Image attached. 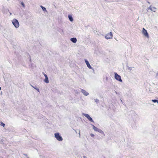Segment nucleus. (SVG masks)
<instances>
[{"label": "nucleus", "instance_id": "1", "mask_svg": "<svg viewBox=\"0 0 158 158\" xmlns=\"http://www.w3.org/2000/svg\"><path fill=\"white\" fill-rule=\"evenodd\" d=\"M55 137L56 139L59 141H62L63 139L61 136L60 135L59 133H56L55 134Z\"/></svg>", "mask_w": 158, "mask_h": 158}, {"label": "nucleus", "instance_id": "2", "mask_svg": "<svg viewBox=\"0 0 158 158\" xmlns=\"http://www.w3.org/2000/svg\"><path fill=\"white\" fill-rule=\"evenodd\" d=\"M12 23L16 28H18L19 27V23L17 19H13L12 20Z\"/></svg>", "mask_w": 158, "mask_h": 158}, {"label": "nucleus", "instance_id": "3", "mask_svg": "<svg viewBox=\"0 0 158 158\" xmlns=\"http://www.w3.org/2000/svg\"><path fill=\"white\" fill-rule=\"evenodd\" d=\"M142 33L143 34V35L146 37L148 38L149 35L148 33L147 32V31L146 30H145L144 28H143L142 30Z\"/></svg>", "mask_w": 158, "mask_h": 158}, {"label": "nucleus", "instance_id": "4", "mask_svg": "<svg viewBox=\"0 0 158 158\" xmlns=\"http://www.w3.org/2000/svg\"><path fill=\"white\" fill-rule=\"evenodd\" d=\"M115 74V78L117 80L120 81H122L121 78L120 76L118 74L116 73H114Z\"/></svg>", "mask_w": 158, "mask_h": 158}, {"label": "nucleus", "instance_id": "5", "mask_svg": "<svg viewBox=\"0 0 158 158\" xmlns=\"http://www.w3.org/2000/svg\"><path fill=\"white\" fill-rule=\"evenodd\" d=\"M113 37V34L112 32H110L108 33L105 36V38L107 39L112 38Z\"/></svg>", "mask_w": 158, "mask_h": 158}, {"label": "nucleus", "instance_id": "6", "mask_svg": "<svg viewBox=\"0 0 158 158\" xmlns=\"http://www.w3.org/2000/svg\"><path fill=\"white\" fill-rule=\"evenodd\" d=\"M83 115L85 116L87 118L88 120H89L91 122H93V121L92 118L90 117V116L88 114H84Z\"/></svg>", "mask_w": 158, "mask_h": 158}, {"label": "nucleus", "instance_id": "7", "mask_svg": "<svg viewBox=\"0 0 158 158\" xmlns=\"http://www.w3.org/2000/svg\"><path fill=\"white\" fill-rule=\"evenodd\" d=\"M44 74L45 78L44 80V81L46 83H48L49 82V81L47 75L44 73Z\"/></svg>", "mask_w": 158, "mask_h": 158}, {"label": "nucleus", "instance_id": "8", "mask_svg": "<svg viewBox=\"0 0 158 158\" xmlns=\"http://www.w3.org/2000/svg\"><path fill=\"white\" fill-rule=\"evenodd\" d=\"M85 61L86 63V64L87 66V67L89 68V69H91V67L90 66V65L89 64V62L86 60H85Z\"/></svg>", "mask_w": 158, "mask_h": 158}, {"label": "nucleus", "instance_id": "9", "mask_svg": "<svg viewBox=\"0 0 158 158\" xmlns=\"http://www.w3.org/2000/svg\"><path fill=\"white\" fill-rule=\"evenodd\" d=\"M70 40L74 43H75L77 41V39L76 38H71Z\"/></svg>", "mask_w": 158, "mask_h": 158}, {"label": "nucleus", "instance_id": "10", "mask_svg": "<svg viewBox=\"0 0 158 158\" xmlns=\"http://www.w3.org/2000/svg\"><path fill=\"white\" fill-rule=\"evenodd\" d=\"M81 92L85 95L87 96L88 95V93L84 90H82Z\"/></svg>", "mask_w": 158, "mask_h": 158}, {"label": "nucleus", "instance_id": "11", "mask_svg": "<svg viewBox=\"0 0 158 158\" xmlns=\"http://www.w3.org/2000/svg\"><path fill=\"white\" fill-rule=\"evenodd\" d=\"M68 17H69V20H70L72 22V21H73V18L72 17V16H71V15H68Z\"/></svg>", "mask_w": 158, "mask_h": 158}, {"label": "nucleus", "instance_id": "12", "mask_svg": "<svg viewBox=\"0 0 158 158\" xmlns=\"http://www.w3.org/2000/svg\"><path fill=\"white\" fill-rule=\"evenodd\" d=\"M93 128L94 130L95 131H98V128H97L95 126H93Z\"/></svg>", "mask_w": 158, "mask_h": 158}, {"label": "nucleus", "instance_id": "13", "mask_svg": "<svg viewBox=\"0 0 158 158\" xmlns=\"http://www.w3.org/2000/svg\"><path fill=\"white\" fill-rule=\"evenodd\" d=\"M152 102H157V103H158V101H157V100H152Z\"/></svg>", "mask_w": 158, "mask_h": 158}, {"label": "nucleus", "instance_id": "14", "mask_svg": "<svg viewBox=\"0 0 158 158\" xmlns=\"http://www.w3.org/2000/svg\"><path fill=\"white\" fill-rule=\"evenodd\" d=\"M1 125L3 127H4V126H5V124L3 123V122H1Z\"/></svg>", "mask_w": 158, "mask_h": 158}, {"label": "nucleus", "instance_id": "15", "mask_svg": "<svg viewBox=\"0 0 158 158\" xmlns=\"http://www.w3.org/2000/svg\"><path fill=\"white\" fill-rule=\"evenodd\" d=\"M41 7L44 11L46 10V9L44 7L42 6H41Z\"/></svg>", "mask_w": 158, "mask_h": 158}, {"label": "nucleus", "instance_id": "16", "mask_svg": "<svg viewBox=\"0 0 158 158\" xmlns=\"http://www.w3.org/2000/svg\"><path fill=\"white\" fill-rule=\"evenodd\" d=\"M21 4L23 7H24L25 5L23 2H22Z\"/></svg>", "mask_w": 158, "mask_h": 158}, {"label": "nucleus", "instance_id": "17", "mask_svg": "<svg viewBox=\"0 0 158 158\" xmlns=\"http://www.w3.org/2000/svg\"><path fill=\"white\" fill-rule=\"evenodd\" d=\"M90 135L92 137H94V134H90Z\"/></svg>", "mask_w": 158, "mask_h": 158}, {"label": "nucleus", "instance_id": "18", "mask_svg": "<svg viewBox=\"0 0 158 158\" xmlns=\"http://www.w3.org/2000/svg\"><path fill=\"white\" fill-rule=\"evenodd\" d=\"M149 8L150 9V10H153L152 9V7L151 6H150Z\"/></svg>", "mask_w": 158, "mask_h": 158}, {"label": "nucleus", "instance_id": "19", "mask_svg": "<svg viewBox=\"0 0 158 158\" xmlns=\"http://www.w3.org/2000/svg\"><path fill=\"white\" fill-rule=\"evenodd\" d=\"M1 88L0 87V90H1Z\"/></svg>", "mask_w": 158, "mask_h": 158}]
</instances>
